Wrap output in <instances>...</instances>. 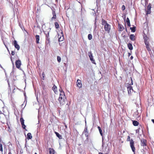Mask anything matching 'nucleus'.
<instances>
[{
    "instance_id": "obj_1",
    "label": "nucleus",
    "mask_w": 154,
    "mask_h": 154,
    "mask_svg": "<svg viewBox=\"0 0 154 154\" xmlns=\"http://www.w3.org/2000/svg\"><path fill=\"white\" fill-rule=\"evenodd\" d=\"M58 101L61 105H63L65 103V102L66 101V99L64 92H61L60 93V94Z\"/></svg>"
},
{
    "instance_id": "obj_2",
    "label": "nucleus",
    "mask_w": 154,
    "mask_h": 154,
    "mask_svg": "<svg viewBox=\"0 0 154 154\" xmlns=\"http://www.w3.org/2000/svg\"><path fill=\"white\" fill-rule=\"evenodd\" d=\"M101 24L104 26V29L105 31L107 32H109L110 29V26L107 23V22L103 19H102Z\"/></svg>"
},
{
    "instance_id": "obj_3",
    "label": "nucleus",
    "mask_w": 154,
    "mask_h": 154,
    "mask_svg": "<svg viewBox=\"0 0 154 154\" xmlns=\"http://www.w3.org/2000/svg\"><path fill=\"white\" fill-rule=\"evenodd\" d=\"M127 141H130V146L133 152H135V148L134 146V142L132 139L130 140V137L129 136L128 137Z\"/></svg>"
},
{
    "instance_id": "obj_4",
    "label": "nucleus",
    "mask_w": 154,
    "mask_h": 154,
    "mask_svg": "<svg viewBox=\"0 0 154 154\" xmlns=\"http://www.w3.org/2000/svg\"><path fill=\"white\" fill-rule=\"evenodd\" d=\"M51 28H48L47 29H46V30H44V32L46 35V38L48 40L49 39V33L51 30Z\"/></svg>"
},
{
    "instance_id": "obj_5",
    "label": "nucleus",
    "mask_w": 154,
    "mask_h": 154,
    "mask_svg": "<svg viewBox=\"0 0 154 154\" xmlns=\"http://www.w3.org/2000/svg\"><path fill=\"white\" fill-rule=\"evenodd\" d=\"M89 54V56L90 59V60L91 61L92 63L95 64V60L93 59V57L92 55V54L91 52H89L88 53Z\"/></svg>"
},
{
    "instance_id": "obj_6",
    "label": "nucleus",
    "mask_w": 154,
    "mask_h": 154,
    "mask_svg": "<svg viewBox=\"0 0 154 154\" xmlns=\"http://www.w3.org/2000/svg\"><path fill=\"white\" fill-rule=\"evenodd\" d=\"M21 64V63L20 60H16L15 62V65L17 68H19Z\"/></svg>"
},
{
    "instance_id": "obj_7",
    "label": "nucleus",
    "mask_w": 154,
    "mask_h": 154,
    "mask_svg": "<svg viewBox=\"0 0 154 154\" xmlns=\"http://www.w3.org/2000/svg\"><path fill=\"white\" fill-rule=\"evenodd\" d=\"M151 5L149 3L147 7V10L146 11V14H149L151 13Z\"/></svg>"
},
{
    "instance_id": "obj_8",
    "label": "nucleus",
    "mask_w": 154,
    "mask_h": 154,
    "mask_svg": "<svg viewBox=\"0 0 154 154\" xmlns=\"http://www.w3.org/2000/svg\"><path fill=\"white\" fill-rule=\"evenodd\" d=\"M127 90L128 91V94L129 95H130L131 93L133 91L132 87L130 86L128 87Z\"/></svg>"
},
{
    "instance_id": "obj_9",
    "label": "nucleus",
    "mask_w": 154,
    "mask_h": 154,
    "mask_svg": "<svg viewBox=\"0 0 154 154\" xmlns=\"http://www.w3.org/2000/svg\"><path fill=\"white\" fill-rule=\"evenodd\" d=\"M76 83L77 87H78L79 88H82V85L81 81L80 80H77L76 82Z\"/></svg>"
},
{
    "instance_id": "obj_10",
    "label": "nucleus",
    "mask_w": 154,
    "mask_h": 154,
    "mask_svg": "<svg viewBox=\"0 0 154 154\" xmlns=\"http://www.w3.org/2000/svg\"><path fill=\"white\" fill-rule=\"evenodd\" d=\"M14 44L15 47L17 48L18 50H19L20 48V47L19 45L17 44V41L14 40Z\"/></svg>"
},
{
    "instance_id": "obj_11",
    "label": "nucleus",
    "mask_w": 154,
    "mask_h": 154,
    "mask_svg": "<svg viewBox=\"0 0 154 154\" xmlns=\"http://www.w3.org/2000/svg\"><path fill=\"white\" fill-rule=\"evenodd\" d=\"M141 145L143 146H146V140L145 139H141Z\"/></svg>"
},
{
    "instance_id": "obj_12",
    "label": "nucleus",
    "mask_w": 154,
    "mask_h": 154,
    "mask_svg": "<svg viewBox=\"0 0 154 154\" xmlns=\"http://www.w3.org/2000/svg\"><path fill=\"white\" fill-rule=\"evenodd\" d=\"M144 42L145 45L146 46L149 45V42L148 41H147V40H148L149 38H147L146 37H144Z\"/></svg>"
},
{
    "instance_id": "obj_13",
    "label": "nucleus",
    "mask_w": 154,
    "mask_h": 154,
    "mask_svg": "<svg viewBox=\"0 0 154 154\" xmlns=\"http://www.w3.org/2000/svg\"><path fill=\"white\" fill-rule=\"evenodd\" d=\"M118 27L119 29V31H123L124 29L123 26L120 24H118Z\"/></svg>"
},
{
    "instance_id": "obj_14",
    "label": "nucleus",
    "mask_w": 154,
    "mask_h": 154,
    "mask_svg": "<svg viewBox=\"0 0 154 154\" xmlns=\"http://www.w3.org/2000/svg\"><path fill=\"white\" fill-rule=\"evenodd\" d=\"M61 34L62 35V36H60L59 35H58V38H59L58 41L59 42L62 41H63L64 39V37H63V35L62 32H61Z\"/></svg>"
},
{
    "instance_id": "obj_15",
    "label": "nucleus",
    "mask_w": 154,
    "mask_h": 154,
    "mask_svg": "<svg viewBox=\"0 0 154 154\" xmlns=\"http://www.w3.org/2000/svg\"><path fill=\"white\" fill-rule=\"evenodd\" d=\"M52 89L55 94H57V87L56 86L54 85L52 87Z\"/></svg>"
},
{
    "instance_id": "obj_16",
    "label": "nucleus",
    "mask_w": 154,
    "mask_h": 154,
    "mask_svg": "<svg viewBox=\"0 0 154 154\" xmlns=\"http://www.w3.org/2000/svg\"><path fill=\"white\" fill-rule=\"evenodd\" d=\"M50 154H54V150L52 148H49Z\"/></svg>"
},
{
    "instance_id": "obj_17",
    "label": "nucleus",
    "mask_w": 154,
    "mask_h": 154,
    "mask_svg": "<svg viewBox=\"0 0 154 154\" xmlns=\"http://www.w3.org/2000/svg\"><path fill=\"white\" fill-rule=\"evenodd\" d=\"M32 137L31 134L30 133H28L27 134V139L29 140L31 139Z\"/></svg>"
},
{
    "instance_id": "obj_18",
    "label": "nucleus",
    "mask_w": 154,
    "mask_h": 154,
    "mask_svg": "<svg viewBox=\"0 0 154 154\" xmlns=\"http://www.w3.org/2000/svg\"><path fill=\"white\" fill-rule=\"evenodd\" d=\"M35 38L36 39V42L37 43H39V35H36L35 36Z\"/></svg>"
},
{
    "instance_id": "obj_19",
    "label": "nucleus",
    "mask_w": 154,
    "mask_h": 154,
    "mask_svg": "<svg viewBox=\"0 0 154 154\" xmlns=\"http://www.w3.org/2000/svg\"><path fill=\"white\" fill-rule=\"evenodd\" d=\"M128 48L131 50L133 49V48L131 44L129 43L128 45Z\"/></svg>"
},
{
    "instance_id": "obj_20",
    "label": "nucleus",
    "mask_w": 154,
    "mask_h": 154,
    "mask_svg": "<svg viewBox=\"0 0 154 154\" xmlns=\"http://www.w3.org/2000/svg\"><path fill=\"white\" fill-rule=\"evenodd\" d=\"M130 39L132 41H134L135 39V37L134 35L131 34L130 35Z\"/></svg>"
},
{
    "instance_id": "obj_21",
    "label": "nucleus",
    "mask_w": 154,
    "mask_h": 154,
    "mask_svg": "<svg viewBox=\"0 0 154 154\" xmlns=\"http://www.w3.org/2000/svg\"><path fill=\"white\" fill-rule=\"evenodd\" d=\"M53 17L51 18V20H53L56 18V15L55 11H53Z\"/></svg>"
},
{
    "instance_id": "obj_22",
    "label": "nucleus",
    "mask_w": 154,
    "mask_h": 154,
    "mask_svg": "<svg viewBox=\"0 0 154 154\" xmlns=\"http://www.w3.org/2000/svg\"><path fill=\"white\" fill-rule=\"evenodd\" d=\"M133 124L134 126H137L138 125L139 123L137 121H134L133 122Z\"/></svg>"
},
{
    "instance_id": "obj_23",
    "label": "nucleus",
    "mask_w": 154,
    "mask_h": 154,
    "mask_svg": "<svg viewBox=\"0 0 154 154\" xmlns=\"http://www.w3.org/2000/svg\"><path fill=\"white\" fill-rule=\"evenodd\" d=\"M126 22L127 23L128 26H130V22L129 20V19L128 18H127L126 19Z\"/></svg>"
},
{
    "instance_id": "obj_24",
    "label": "nucleus",
    "mask_w": 154,
    "mask_h": 154,
    "mask_svg": "<svg viewBox=\"0 0 154 154\" xmlns=\"http://www.w3.org/2000/svg\"><path fill=\"white\" fill-rule=\"evenodd\" d=\"M136 27L134 26L133 27H131L130 29H131V32H134L135 31Z\"/></svg>"
},
{
    "instance_id": "obj_25",
    "label": "nucleus",
    "mask_w": 154,
    "mask_h": 154,
    "mask_svg": "<svg viewBox=\"0 0 154 154\" xmlns=\"http://www.w3.org/2000/svg\"><path fill=\"white\" fill-rule=\"evenodd\" d=\"M54 24L56 28L58 29L59 28V25L57 22H55Z\"/></svg>"
},
{
    "instance_id": "obj_26",
    "label": "nucleus",
    "mask_w": 154,
    "mask_h": 154,
    "mask_svg": "<svg viewBox=\"0 0 154 154\" xmlns=\"http://www.w3.org/2000/svg\"><path fill=\"white\" fill-rule=\"evenodd\" d=\"M20 121L21 125L23 124H24V120L23 118H21L20 119Z\"/></svg>"
},
{
    "instance_id": "obj_27",
    "label": "nucleus",
    "mask_w": 154,
    "mask_h": 154,
    "mask_svg": "<svg viewBox=\"0 0 154 154\" xmlns=\"http://www.w3.org/2000/svg\"><path fill=\"white\" fill-rule=\"evenodd\" d=\"M98 130H99V131L100 132V134L102 136V130H101V129L100 127L99 126H98Z\"/></svg>"
},
{
    "instance_id": "obj_28",
    "label": "nucleus",
    "mask_w": 154,
    "mask_h": 154,
    "mask_svg": "<svg viewBox=\"0 0 154 154\" xmlns=\"http://www.w3.org/2000/svg\"><path fill=\"white\" fill-rule=\"evenodd\" d=\"M92 35L91 34H89L88 35V39L89 40H91L92 38Z\"/></svg>"
},
{
    "instance_id": "obj_29",
    "label": "nucleus",
    "mask_w": 154,
    "mask_h": 154,
    "mask_svg": "<svg viewBox=\"0 0 154 154\" xmlns=\"http://www.w3.org/2000/svg\"><path fill=\"white\" fill-rule=\"evenodd\" d=\"M0 151H1L2 152L3 151V148H2V145L1 143H0Z\"/></svg>"
},
{
    "instance_id": "obj_30",
    "label": "nucleus",
    "mask_w": 154,
    "mask_h": 154,
    "mask_svg": "<svg viewBox=\"0 0 154 154\" xmlns=\"http://www.w3.org/2000/svg\"><path fill=\"white\" fill-rule=\"evenodd\" d=\"M57 60L58 62H60L61 61V59L60 57L58 56H57Z\"/></svg>"
},
{
    "instance_id": "obj_31",
    "label": "nucleus",
    "mask_w": 154,
    "mask_h": 154,
    "mask_svg": "<svg viewBox=\"0 0 154 154\" xmlns=\"http://www.w3.org/2000/svg\"><path fill=\"white\" fill-rule=\"evenodd\" d=\"M56 134L57 137H58L59 138H61V136L58 133L56 132Z\"/></svg>"
},
{
    "instance_id": "obj_32",
    "label": "nucleus",
    "mask_w": 154,
    "mask_h": 154,
    "mask_svg": "<svg viewBox=\"0 0 154 154\" xmlns=\"http://www.w3.org/2000/svg\"><path fill=\"white\" fill-rule=\"evenodd\" d=\"M146 48H147V50L149 51H151V49H150V48L149 47V45L146 46Z\"/></svg>"
},
{
    "instance_id": "obj_33",
    "label": "nucleus",
    "mask_w": 154,
    "mask_h": 154,
    "mask_svg": "<svg viewBox=\"0 0 154 154\" xmlns=\"http://www.w3.org/2000/svg\"><path fill=\"white\" fill-rule=\"evenodd\" d=\"M125 9V6L124 5H123L122 6V9L123 10H124Z\"/></svg>"
},
{
    "instance_id": "obj_34",
    "label": "nucleus",
    "mask_w": 154,
    "mask_h": 154,
    "mask_svg": "<svg viewBox=\"0 0 154 154\" xmlns=\"http://www.w3.org/2000/svg\"><path fill=\"white\" fill-rule=\"evenodd\" d=\"M22 127L23 128V129H25V128H26V126H25V125H24V124H23V125H22Z\"/></svg>"
},
{
    "instance_id": "obj_35",
    "label": "nucleus",
    "mask_w": 154,
    "mask_h": 154,
    "mask_svg": "<svg viewBox=\"0 0 154 154\" xmlns=\"http://www.w3.org/2000/svg\"><path fill=\"white\" fill-rule=\"evenodd\" d=\"M11 54L12 55H14L15 54V52L14 51H12V52H11Z\"/></svg>"
},
{
    "instance_id": "obj_36",
    "label": "nucleus",
    "mask_w": 154,
    "mask_h": 154,
    "mask_svg": "<svg viewBox=\"0 0 154 154\" xmlns=\"http://www.w3.org/2000/svg\"><path fill=\"white\" fill-rule=\"evenodd\" d=\"M42 28H45V24H43V25L42 24Z\"/></svg>"
},
{
    "instance_id": "obj_37",
    "label": "nucleus",
    "mask_w": 154,
    "mask_h": 154,
    "mask_svg": "<svg viewBox=\"0 0 154 154\" xmlns=\"http://www.w3.org/2000/svg\"><path fill=\"white\" fill-rule=\"evenodd\" d=\"M42 77H43V78L44 77H45V73L43 72L42 73Z\"/></svg>"
},
{
    "instance_id": "obj_38",
    "label": "nucleus",
    "mask_w": 154,
    "mask_h": 154,
    "mask_svg": "<svg viewBox=\"0 0 154 154\" xmlns=\"http://www.w3.org/2000/svg\"><path fill=\"white\" fill-rule=\"evenodd\" d=\"M59 91H60V93L61 92H63V90L62 89H60L59 90Z\"/></svg>"
},
{
    "instance_id": "obj_39",
    "label": "nucleus",
    "mask_w": 154,
    "mask_h": 154,
    "mask_svg": "<svg viewBox=\"0 0 154 154\" xmlns=\"http://www.w3.org/2000/svg\"><path fill=\"white\" fill-rule=\"evenodd\" d=\"M152 122L154 123V119H152Z\"/></svg>"
},
{
    "instance_id": "obj_40",
    "label": "nucleus",
    "mask_w": 154,
    "mask_h": 154,
    "mask_svg": "<svg viewBox=\"0 0 154 154\" xmlns=\"http://www.w3.org/2000/svg\"><path fill=\"white\" fill-rule=\"evenodd\" d=\"M131 58V59H133V57L132 56H131V58Z\"/></svg>"
},
{
    "instance_id": "obj_41",
    "label": "nucleus",
    "mask_w": 154,
    "mask_h": 154,
    "mask_svg": "<svg viewBox=\"0 0 154 154\" xmlns=\"http://www.w3.org/2000/svg\"><path fill=\"white\" fill-rule=\"evenodd\" d=\"M8 154H12L11 152L9 151V153Z\"/></svg>"
},
{
    "instance_id": "obj_42",
    "label": "nucleus",
    "mask_w": 154,
    "mask_h": 154,
    "mask_svg": "<svg viewBox=\"0 0 154 154\" xmlns=\"http://www.w3.org/2000/svg\"><path fill=\"white\" fill-rule=\"evenodd\" d=\"M87 128H86V130H85V131L86 132H87Z\"/></svg>"
},
{
    "instance_id": "obj_43",
    "label": "nucleus",
    "mask_w": 154,
    "mask_h": 154,
    "mask_svg": "<svg viewBox=\"0 0 154 154\" xmlns=\"http://www.w3.org/2000/svg\"><path fill=\"white\" fill-rule=\"evenodd\" d=\"M130 53H128V56H130Z\"/></svg>"
},
{
    "instance_id": "obj_44",
    "label": "nucleus",
    "mask_w": 154,
    "mask_h": 154,
    "mask_svg": "<svg viewBox=\"0 0 154 154\" xmlns=\"http://www.w3.org/2000/svg\"><path fill=\"white\" fill-rule=\"evenodd\" d=\"M99 154H103V153H101V152H99Z\"/></svg>"
},
{
    "instance_id": "obj_45",
    "label": "nucleus",
    "mask_w": 154,
    "mask_h": 154,
    "mask_svg": "<svg viewBox=\"0 0 154 154\" xmlns=\"http://www.w3.org/2000/svg\"><path fill=\"white\" fill-rule=\"evenodd\" d=\"M4 154H6V152H5Z\"/></svg>"
},
{
    "instance_id": "obj_46",
    "label": "nucleus",
    "mask_w": 154,
    "mask_h": 154,
    "mask_svg": "<svg viewBox=\"0 0 154 154\" xmlns=\"http://www.w3.org/2000/svg\"><path fill=\"white\" fill-rule=\"evenodd\" d=\"M131 85H133V84L132 82H131Z\"/></svg>"
},
{
    "instance_id": "obj_47",
    "label": "nucleus",
    "mask_w": 154,
    "mask_h": 154,
    "mask_svg": "<svg viewBox=\"0 0 154 154\" xmlns=\"http://www.w3.org/2000/svg\"><path fill=\"white\" fill-rule=\"evenodd\" d=\"M1 113H2V112L1 111H0V114H1Z\"/></svg>"
},
{
    "instance_id": "obj_48",
    "label": "nucleus",
    "mask_w": 154,
    "mask_h": 154,
    "mask_svg": "<svg viewBox=\"0 0 154 154\" xmlns=\"http://www.w3.org/2000/svg\"><path fill=\"white\" fill-rule=\"evenodd\" d=\"M103 154H108V153H105V154H103Z\"/></svg>"
},
{
    "instance_id": "obj_49",
    "label": "nucleus",
    "mask_w": 154,
    "mask_h": 154,
    "mask_svg": "<svg viewBox=\"0 0 154 154\" xmlns=\"http://www.w3.org/2000/svg\"><path fill=\"white\" fill-rule=\"evenodd\" d=\"M13 66H14V64L13 63Z\"/></svg>"
},
{
    "instance_id": "obj_50",
    "label": "nucleus",
    "mask_w": 154,
    "mask_h": 154,
    "mask_svg": "<svg viewBox=\"0 0 154 154\" xmlns=\"http://www.w3.org/2000/svg\"><path fill=\"white\" fill-rule=\"evenodd\" d=\"M35 154H37V153L35 152Z\"/></svg>"
},
{
    "instance_id": "obj_51",
    "label": "nucleus",
    "mask_w": 154,
    "mask_h": 154,
    "mask_svg": "<svg viewBox=\"0 0 154 154\" xmlns=\"http://www.w3.org/2000/svg\"><path fill=\"white\" fill-rule=\"evenodd\" d=\"M65 127H66V128H67V126L66 125L65 126Z\"/></svg>"
},
{
    "instance_id": "obj_52",
    "label": "nucleus",
    "mask_w": 154,
    "mask_h": 154,
    "mask_svg": "<svg viewBox=\"0 0 154 154\" xmlns=\"http://www.w3.org/2000/svg\"><path fill=\"white\" fill-rule=\"evenodd\" d=\"M23 104H22V105H21V106H23Z\"/></svg>"
},
{
    "instance_id": "obj_53",
    "label": "nucleus",
    "mask_w": 154,
    "mask_h": 154,
    "mask_svg": "<svg viewBox=\"0 0 154 154\" xmlns=\"http://www.w3.org/2000/svg\"><path fill=\"white\" fill-rule=\"evenodd\" d=\"M1 138H0V141H1Z\"/></svg>"
},
{
    "instance_id": "obj_54",
    "label": "nucleus",
    "mask_w": 154,
    "mask_h": 154,
    "mask_svg": "<svg viewBox=\"0 0 154 154\" xmlns=\"http://www.w3.org/2000/svg\"><path fill=\"white\" fill-rule=\"evenodd\" d=\"M138 132V131H137H137H136V132Z\"/></svg>"
},
{
    "instance_id": "obj_55",
    "label": "nucleus",
    "mask_w": 154,
    "mask_h": 154,
    "mask_svg": "<svg viewBox=\"0 0 154 154\" xmlns=\"http://www.w3.org/2000/svg\"><path fill=\"white\" fill-rule=\"evenodd\" d=\"M138 132V131H137H137H136V132Z\"/></svg>"
}]
</instances>
